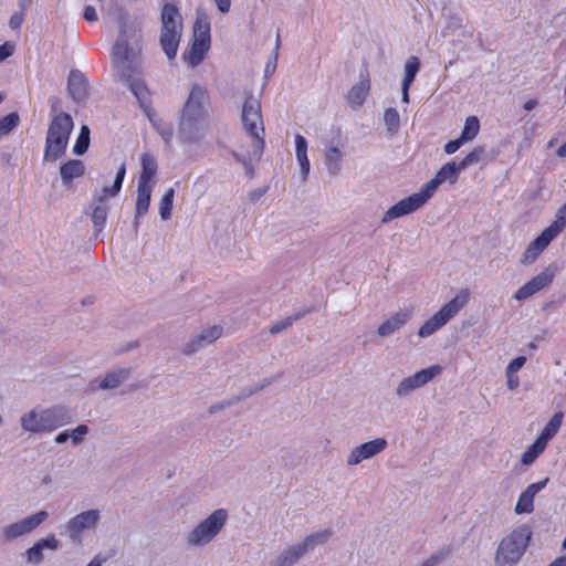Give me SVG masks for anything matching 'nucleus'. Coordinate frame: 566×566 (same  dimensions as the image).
I'll use <instances>...</instances> for the list:
<instances>
[{"label": "nucleus", "instance_id": "1", "mask_svg": "<svg viewBox=\"0 0 566 566\" xmlns=\"http://www.w3.org/2000/svg\"><path fill=\"white\" fill-rule=\"evenodd\" d=\"M209 102V95L205 87L193 85L181 112L179 132L186 142H195L200 138V132L207 125V112L205 105Z\"/></svg>", "mask_w": 566, "mask_h": 566}, {"label": "nucleus", "instance_id": "2", "mask_svg": "<svg viewBox=\"0 0 566 566\" xmlns=\"http://www.w3.org/2000/svg\"><path fill=\"white\" fill-rule=\"evenodd\" d=\"M211 48L210 17L203 9H198L193 23V33L189 46L182 53L184 62L196 67L203 62Z\"/></svg>", "mask_w": 566, "mask_h": 566}, {"label": "nucleus", "instance_id": "3", "mask_svg": "<svg viewBox=\"0 0 566 566\" xmlns=\"http://www.w3.org/2000/svg\"><path fill=\"white\" fill-rule=\"evenodd\" d=\"M160 45L169 60L177 55L181 34L182 18L174 3H165L161 9Z\"/></svg>", "mask_w": 566, "mask_h": 566}, {"label": "nucleus", "instance_id": "4", "mask_svg": "<svg viewBox=\"0 0 566 566\" xmlns=\"http://www.w3.org/2000/svg\"><path fill=\"white\" fill-rule=\"evenodd\" d=\"M72 129L73 119L67 113H60L53 117L45 139L44 158L46 160L55 161L65 153Z\"/></svg>", "mask_w": 566, "mask_h": 566}, {"label": "nucleus", "instance_id": "5", "mask_svg": "<svg viewBox=\"0 0 566 566\" xmlns=\"http://www.w3.org/2000/svg\"><path fill=\"white\" fill-rule=\"evenodd\" d=\"M241 120L245 132L253 139L254 155L261 157L265 147L264 124L261 103L252 95H248L244 98L241 111Z\"/></svg>", "mask_w": 566, "mask_h": 566}, {"label": "nucleus", "instance_id": "6", "mask_svg": "<svg viewBox=\"0 0 566 566\" xmlns=\"http://www.w3.org/2000/svg\"><path fill=\"white\" fill-rule=\"evenodd\" d=\"M532 532L528 526H521L504 537L497 548L495 563L497 566H514L523 556Z\"/></svg>", "mask_w": 566, "mask_h": 566}, {"label": "nucleus", "instance_id": "7", "mask_svg": "<svg viewBox=\"0 0 566 566\" xmlns=\"http://www.w3.org/2000/svg\"><path fill=\"white\" fill-rule=\"evenodd\" d=\"M470 294L468 290H461L451 301L444 304L436 314H433L419 328L420 337H428L443 327L453 318L469 302Z\"/></svg>", "mask_w": 566, "mask_h": 566}, {"label": "nucleus", "instance_id": "8", "mask_svg": "<svg viewBox=\"0 0 566 566\" xmlns=\"http://www.w3.org/2000/svg\"><path fill=\"white\" fill-rule=\"evenodd\" d=\"M41 424L32 426L30 420L34 418V411L25 413L21 418V424L29 432L53 431L71 422V415L64 407H53L38 412Z\"/></svg>", "mask_w": 566, "mask_h": 566}, {"label": "nucleus", "instance_id": "9", "mask_svg": "<svg viewBox=\"0 0 566 566\" xmlns=\"http://www.w3.org/2000/svg\"><path fill=\"white\" fill-rule=\"evenodd\" d=\"M228 514L223 509L216 510L190 533L188 542L192 545H201L210 542L222 528Z\"/></svg>", "mask_w": 566, "mask_h": 566}, {"label": "nucleus", "instance_id": "10", "mask_svg": "<svg viewBox=\"0 0 566 566\" xmlns=\"http://www.w3.org/2000/svg\"><path fill=\"white\" fill-rule=\"evenodd\" d=\"M331 535L332 532L329 530H324L306 536L302 543L294 545L284 552L281 565H292L301 556H303L310 548H313L315 545L326 542L331 537Z\"/></svg>", "mask_w": 566, "mask_h": 566}, {"label": "nucleus", "instance_id": "11", "mask_svg": "<svg viewBox=\"0 0 566 566\" xmlns=\"http://www.w3.org/2000/svg\"><path fill=\"white\" fill-rule=\"evenodd\" d=\"M563 230L554 221L526 248L523 262L532 263Z\"/></svg>", "mask_w": 566, "mask_h": 566}, {"label": "nucleus", "instance_id": "12", "mask_svg": "<svg viewBox=\"0 0 566 566\" xmlns=\"http://www.w3.org/2000/svg\"><path fill=\"white\" fill-rule=\"evenodd\" d=\"M442 367L439 365H432L428 368L417 371L415 375L402 379L397 388L398 396L408 395L410 391L428 384L434 377L440 375Z\"/></svg>", "mask_w": 566, "mask_h": 566}, {"label": "nucleus", "instance_id": "13", "mask_svg": "<svg viewBox=\"0 0 566 566\" xmlns=\"http://www.w3.org/2000/svg\"><path fill=\"white\" fill-rule=\"evenodd\" d=\"M48 517L45 511H40L31 516H28L17 523H13L4 528L3 536L6 541L17 538L21 535L28 534L35 530Z\"/></svg>", "mask_w": 566, "mask_h": 566}, {"label": "nucleus", "instance_id": "14", "mask_svg": "<svg viewBox=\"0 0 566 566\" xmlns=\"http://www.w3.org/2000/svg\"><path fill=\"white\" fill-rule=\"evenodd\" d=\"M554 276V270L549 268L545 269L516 291L514 295L515 300L524 301L534 295L535 293L539 292L541 290L547 287L553 282Z\"/></svg>", "mask_w": 566, "mask_h": 566}, {"label": "nucleus", "instance_id": "15", "mask_svg": "<svg viewBox=\"0 0 566 566\" xmlns=\"http://www.w3.org/2000/svg\"><path fill=\"white\" fill-rule=\"evenodd\" d=\"M387 447V441L382 438H377L375 440L365 442L360 444L359 447H356L348 457V464L355 465L361 462L363 460L369 459L378 453H380L382 450H385Z\"/></svg>", "mask_w": 566, "mask_h": 566}, {"label": "nucleus", "instance_id": "16", "mask_svg": "<svg viewBox=\"0 0 566 566\" xmlns=\"http://www.w3.org/2000/svg\"><path fill=\"white\" fill-rule=\"evenodd\" d=\"M423 206L422 198L412 193L394 205L382 217V222H389L396 218L409 214Z\"/></svg>", "mask_w": 566, "mask_h": 566}, {"label": "nucleus", "instance_id": "17", "mask_svg": "<svg viewBox=\"0 0 566 566\" xmlns=\"http://www.w3.org/2000/svg\"><path fill=\"white\" fill-rule=\"evenodd\" d=\"M67 91L74 102H84L88 96V82L78 70H72L67 77Z\"/></svg>", "mask_w": 566, "mask_h": 566}, {"label": "nucleus", "instance_id": "18", "mask_svg": "<svg viewBox=\"0 0 566 566\" xmlns=\"http://www.w3.org/2000/svg\"><path fill=\"white\" fill-rule=\"evenodd\" d=\"M98 517L99 513L97 510H90L74 516L67 524L71 537L76 538L84 530L94 526Z\"/></svg>", "mask_w": 566, "mask_h": 566}, {"label": "nucleus", "instance_id": "19", "mask_svg": "<svg viewBox=\"0 0 566 566\" xmlns=\"http://www.w3.org/2000/svg\"><path fill=\"white\" fill-rule=\"evenodd\" d=\"M85 172L84 164L78 159H71L62 164L60 167V175L62 181L66 186H71L75 178H80Z\"/></svg>", "mask_w": 566, "mask_h": 566}, {"label": "nucleus", "instance_id": "20", "mask_svg": "<svg viewBox=\"0 0 566 566\" xmlns=\"http://www.w3.org/2000/svg\"><path fill=\"white\" fill-rule=\"evenodd\" d=\"M126 175V165L123 163L117 169L112 187H104L101 192L94 197V201L103 203L107 199L115 197L122 189L123 181Z\"/></svg>", "mask_w": 566, "mask_h": 566}, {"label": "nucleus", "instance_id": "21", "mask_svg": "<svg viewBox=\"0 0 566 566\" xmlns=\"http://www.w3.org/2000/svg\"><path fill=\"white\" fill-rule=\"evenodd\" d=\"M142 172L138 177V184L155 186L154 178L157 174V161L148 153L142 155Z\"/></svg>", "mask_w": 566, "mask_h": 566}, {"label": "nucleus", "instance_id": "22", "mask_svg": "<svg viewBox=\"0 0 566 566\" xmlns=\"http://www.w3.org/2000/svg\"><path fill=\"white\" fill-rule=\"evenodd\" d=\"M370 83L368 78L360 80L347 94V101L352 107H360L369 94Z\"/></svg>", "mask_w": 566, "mask_h": 566}, {"label": "nucleus", "instance_id": "23", "mask_svg": "<svg viewBox=\"0 0 566 566\" xmlns=\"http://www.w3.org/2000/svg\"><path fill=\"white\" fill-rule=\"evenodd\" d=\"M410 318V312H399L392 315L390 318L386 319L378 327V334L380 336H388L403 326L408 319Z\"/></svg>", "mask_w": 566, "mask_h": 566}, {"label": "nucleus", "instance_id": "24", "mask_svg": "<svg viewBox=\"0 0 566 566\" xmlns=\"http://www.w3.org/2000/svg\"><path fill=\"white\" fill-rule=\"evenodd\" d=\"M154 186L137 184L136 216L143 217L147 213L150 205V197Z\"/></svg>", "mask_w": 566, "mask_h": 566}, {"label": "nucleus", "instance_id": "25", "mask_svg": "<svg viewBox=\"0 0 566 566\" xmlns=\"http://www.w3.org/2000/svg\"><path fill=\"white\" fill-rule=\"evenodd\" d=\"M295 148L296 157L301 166L303 178H306V176L310 172V160L307 158V143L306 139L300 134L295 136Z\"/></svg>", "mask_w": 566, "mask_h": 566}, {"label": "nucleus", "instance_id": "26", "mask_svg": "<svg viewBox=\"0 0 566 566\" xmlns=\"http://www.w3.org/2000/svg\"><path fill=\"white\" fill-rule=\"evenodd\" d=\"M222 335V328L220 326H212L205 331L201 335H199L196 339L190 344L189 353L196 350L198 347L203 344H209L216 339H218Z\"/></svg>", "mask_w": 566, "mask_h": 566}, {"label": "nucleus", "instance_id": "27", "mask_svg": "<svg viewBox=\"0 0 566 566\" xmlns=\"http://www.w3.org/2000/svg\"><path fill=\"white\" fill-rule=\"evenodd\" d=\"M563 422V413L556 412L546 423L539 436L537 437L543 442H547L558 432Z\"/></svg>", "mask_w": 566, "mask_h": 566}, {"label": "nucleus", "instance_id": "28", "mask_svg": "<svg viewBox=\"0 0 566 566\" xmlns=\"http://www.w3.org/2000/svg\"><path fill=\"white\" fill-rule=\"evenodd\" d=\"M462 170L460 168L459 164H455L454 161L447 163L443 165L436 174V177L441 181L444 182L449 180L451 184H454L458 179L459 172Z\"/></svg>", "mask_w": 566, "mask_h": 566}, {"label": "nucleus", "instance_id": "29", "mask_svg": "<svg viewBox=\"0 0 566 566\" xmlns=\"http://www.w3.org/2000/svg\"><path fill=\"white\" fill-rule=\"evenodd\" d=\"M128 369H118L112 371L104 377L99 386L103 389L116 388L128 377Z\"/></svg>", "mask_w": 566, "mask_h": 566}, {"label": "nucleus", "instance_id": "30", "mask_svg": "<svg viewBox=\"0 0 566 566\" xmlns=\"http://www.w3.org/2000/svg\"><path fill=\"white\" fill-rule=\"evenodd\" d=\"M480 130V122L476 116H469L465 119L464 127L461 132L460 137L465 143L473 140Z\"/></svg>", "mask_w": 566, "mask_h": 566}, {"label": "nucleus", "instance_id": "31", "mask_svg": "<svg viewBox=\"0 0 566 566\" xmlns=\"http://www.w3.org/2000/svg\"><path fill=\"white\" fill-rule=\"evenodd\" d=\"M128 82V86L132 91V93L135 95V97L138 99V102L144 105L145 103L149 102V96H150V93H149V90L147 88V86L145 85V83L139 80V78H136V80H127Z\"/></svg>", "mask_w": 566, "mask_h": 566}, {"label": "nucleus", "instance_id": "32", "mask_svg": "<svg viewBox=\"0 0 566 566\" xmlns=\"http://www.w3.org/2000/svg\"><path fill=\"white\" fill-rule=\"evenodd\" d=\"M545 448L546 443L543 442L541 439L536 438V440L523 453L522 463L531 464L545 450Z\"/></svg>", "mask_w": 566, "mask_h": 566}, {"label": "nucleus", "instance_id": "33", "mask_svg": "<svg viewBox=\"0 0 566 566\" xmlns=\"http://www.w3.org/2000/svg\"><path fill=\"white\" fill-rule=\"evenodd\" d=\"M420 62L417 56H410L405 65L402 86H410L419 71Z\"/></svg>", "mask_w": 566, "mask_h": 566}, {"label": "nucleus", "instance_id": "34", "mask_svg": "<svg viewBox=\"0 0 566 566\" xmlns=\"http://www.w3.org/2000/svg\"><path fill=\"white\" fill-rule=\"evenodd\" d=\"M174 197L175 190L174 188H169L166 190L159 202V214L163 220H168L171 217Z\"/></svg>", "mask_w": 566, "mask_h": 566}, {"label": "nucleus", "instance_id": "35", "mask_svg": "<svg viewBox=\"0 0 566 566\" xmlns=\"http://www.w3.org/2000/svg\"><path fill=\"white\" fill-rule=\"evenodd\" d=\"M90 146V129L87 126H82L81 132L77 136L76 143L73 147L75 155H83L86 153Z\"/></svg>", "mask_w": 566, "mask_h": 566}, {"label": "nucleus", "instance_id": "36", "mask_svg": "<svg viewBox=\"0 0 566 566\" xmlns=\"http://www.w3.org/2000/svg\"><path fill=\"white\" fill-rule=\"evenodd\" d=\"M342 154L338 148L332 147L326 153V166L331 174H337L339 171V164Z\"/></svg>", "mask_w": 566, "mask_h": 566}, {"label": "nucleus", "instance_id": "37", "mask_svg": "<svg viewBox=\"0 0 566 566\" xmlns=\"http://www.w3.org/2000/svg\"><path fill=\"white\" fill-rule=\"evenodd\" d=\"M91 218L94 223V227L97 231H101V229L106 223L107 219V208L104 205H96L91 212Z\"/></svg>", "mask_w": 566, "mask_h": 566}, {"label": "nucleus", "instance_id": "38", "mask_svg": "<svg viewBox=\"0 0 566 566\" xmlns=\"http://www.w3.org/2000/svg\"><path fill=\"white\" fill-rule=\"evenodd\" d=\"M534 511V497L527 494L525 491L520 495L515 512L517 514L532 513Z\"/></svg>", "mask_w": 566, "mask_h": 566}, {"label": "nucleus", "instance_id": "39", "mask_svg": "<svg viewBox=\"0 0 566 566\" xmlns=\"http://www.w3.org/2000/svg\"><path fill=\"white\" fill-rule=\"evenodd\" d=\"M19 124V115L15 112L9 113L0 119V136L8 135Z\"/></svg>", "mask_w": 566, "mask_h": 566}, {"label": "nucleus", "instance_id": "40", "mask_svg": "<svg viewBox=\"0 0 566 566\" xmlns=\"http://www.w3.org/2000/svg\"><path fill=\"white\" fill-rule=\"evenodd\" d=\"M441 184L442 182L434 176L431 180L422 186L419 192H416L415 195L422 198L424 205L433 196L434 191Z\"/></svg>", "mask_w": 566, "mask_h": 566}, {"label": "nucleus", "instance_id": "41", "mask_svg": "<svg viewBox=\"0 0 566 566\" xmlns=\"http://www.w3.org/2000/svg\"><path fill=\"white\" fill-rule=\"evenodd\" d=\"M130 48L128 43L124 40L116 41L114 48H113V57L115 61H128L130 56Z\"/></svg>", "mask_w": 566, "mask_h": 566}, {"label": "nucleus", "instance_id": "42", "mask_svg": "<svg viewBox=\"0 0 566 566\" xmlns=\"http://www.w3.org/2000/svg\"><path fill=\"white\" fill-rule=\"evenodd\" d=\"M483 151L484 150L482 147H475L473 150H471L469 154H467L462 158V160L459 163L460 168H462V170H464L469 166L476 164L481 159Z\"/></svg>", "mask_w": 566, "mask_h": 566}, {"label": "nucleus", "instance_id": "43", "mask_svg": "<svg viewBox=\"0 0 566 566\" xmlns=\"http://www.w3.org/2000/svg\"><path fill=\"white\" fill-rule=\"evenodd\" d=\"M384 120L389 130H397L399 127V114L396 108L389 107L384 113Z\"/></svg>", "mask_w": 566, "mask_h": 566}, {"label": "nucleus", "instance_id": "44", "mask_svg": "<svg viewBox=\"0 0 566 566\" xmlns=\"http://www.w3.org/2000/svg\"><path fill=\"white\" fill-rule=\"evenodd\" d=\"M43 547L39 541L27 551L28 560L31 563H40L43 558Z\"/></svg>", "mask_w": 566, "mask_h": 566}, {"label": "nucleus", "instance_id": "45", "mask_svg": "<svg viewBox=\"0 0 566 566\" xmlns=\"http://www.w3.org/2000/svg\"><path fill=\"white\" fill-rule=\"evenodd\" d=\"M526 358L524 356H518L514 358L506 368V375H514L517 373L525 364Z\"/></svg>", "mask_w": 566, "mask_h": 566}, {"label": "nucleus", "instance_id": "46", "mask_svg": "<svg viewBox=\"0 0 566 566\" xmlns=\"http://www.w3.org/2000/svg\"><path fill=\"white\" fill-rule=\"evenodd\" d=\"M87 431H88V429L85 424L77 426L70 434L72 438V442L74 444H77L83 439V437L87 433Z\"/></svg>", "mask_w": 566, "mask_h": 566}, {"label": "nucleus", "instance_id": "47", "mask_svg": "<svg viewBox=\"0 0 566 566\" xmlns=\"http://www.w3.org/2000/svg\"><path fill=\"white\" fill-rule=\"evenodd\" d=\"M465 142L462 140L461 137L457 138V139H453V140H450L449 143L446 144L444 146V153L448 154V155H452L454 154L455 151H458V149H460V147L464 144Z\"/></svg>", "mask_w": 566, "mask_h": 566}, {"label": "nucleus", "instance_id": "48", "mask_svg": "<svg viewBox=\"0 0 566 566\" xmlns=\"http://www.w3.org/2000/svg\"><path fill=\"white\" fill-rule=\"evenodd\" d=\"M547 482H548V478H546L542 481H538L536 483H532L526 488L525 492L534 497L536 495V493H538L541 490H543L546 486Z\"/></svg>", "mask_w": 566, "mask_h": 566}, {"label": "nucleus", "instance_id": "49", "mask_svg": "<svg viewBox=\"0 0 566 566\" xmlns=\"http://www.w3.org/2000/svg\"><path fill=\"white\" fill-rule=\"evenodd\" d=\"M554 222L560 227L562 230L566 228V202L557 210Z\"/></svg>", "mask_w": 566, "mask_h": 566}, {"label": "nucleus", "instance_id": "50", "mask_svg": "<svg viewBox=\"0 0 566 566\" xmlns=\"http://www.w3.org/2000/svg\"><path fill=\"white\" fill-rule=\"evenodd\" d=\"M554 222L560 227L562 230L566 228V202L557 210Z\"/></svg>", "mask_w": 566, "mask_h": 566}, {"label": "nucleus", "instance_id": "51", "mask_svg": "<svg viewBox=\"0 0 566 566\" xmlns=\"http://www.w3.org/2000/svg\"><path fill=\"white\" fill-rule=\"evenodd\" d=\"M23 20H24V12H22V11L15 12L11 15V18L9 20V25L11 29L18 30V29H20L21 24L23 23Z\"/></svg>", "mask_w": 566, "mask_h": 566}, {"label": "nucleus", "instance_id": "52", "mask_svg": "<svg viewBox=\"0 0 566 566\" xmlns=\"http://www.w3.org/2000/svg\"><path fill=\"white\" fill-rule=\"evenodd\" d=\"M39 543L42 545L43 548L56 549L59 546V542L53 534L48 536L46 538H41Z\"/></svg>", "mask_w": 566, "mask_h": 566}, {"label": "nucleus", "instance_id": "53", "mask_svg": "<svg viewBox=\"0 0 566 566\" xmlns=\"http://www.w3.org/2000/svg\"><path fill=\"white\" fill-rule=\"evenodd\" d=\"M13 51L14 45L9 42H6L2 45H0V62L11 56L13 54Z\"/></svg>", "mask_w": 566, "mask_h": 566}, {"label": "nucleus", "instance_id": "54", "mask_svg": "<svg viewBox=\"0 0 566 566\" xmlns=\"http://www.w3.org/2000/svg\"><path fill=\"white\" fill-rule=\"evenodd\" d=\"M292 321H293V318L289 317L282 322H277V323L273 324L270 327V333L276 334V333L282 332L283 329H285L287 326H290L292 324Z\"/></svg>", "mask_w": 566, "mask_h": 566}, {"label": "nucleus", "instance_id": "55", "mask_svg": "<svg viewBox=\"0 0 566 566\" xmlns=\"http://www.w3.org/2000/svg\"><path fill=\"white\" fill-rule=\"evenodd\" d=\"M84 19L88 22L97 21V13L94 7L86 6L84 9Z\"/></svg>", "mask_w": 566, "mask_h": 566}, {"label": "nucleus", "instance_id": "56", "mask_svg": "<svg viewBox=\"0 0 566 566\" xmlns=\"http://www.w3.org/2000/svg\"><path fill=\"white\" fill-rule=\"evenodd\" d=\"M443 557H444V554H442V553L432 555L431 557L426 559L421 566H436L443 559Z\"/></svg>", "mask_w": 566, "mask_h": 566}, {"label": "nucleus", "instance_id": "57", "mask_svg": "<svg viewBox=\"0 0 566 566\" xmlns=\"http://www.w3.org/2000/svg\"><path fill=\"white\" fill-rule=\"evenodd\" d=\"M221 13H228L231 8V0H214Z\"/></svg>", "mask_w": 566, "mask_h": 566}, {"label": "nucleus", "instance_id": "58", "mask_svg": "<svg viewBox=\"0 0 566 566\" xmlns=\"http://www.w3.org/2000/svg\"><path fill=\"white\" fill-rule=\"evenodd\" d=\"M69 438H71L70 433L67 431H62L56 436L55 442L64 443L65 441H67Z\"/></svg>", "mask_w": 566, "mask_h": 566}, {"label": "nucleus", "instance_id": "59", "mask_svg": "<svg viewBox=\"0 0 566 566\" xmlns=\"http://www.w3.org/2000/svg\"><path fill=\"white\" fill-rule=\"evenodd\" d=\"M507 386L510 389H515L518 386L517 377H513V375H507Z\"/></svg>", "mask_w": 566, "mask_h": 566}, {"label": "nucleus", "instance_id": "60", "mask_svg": "<svg viewBox=\"0 0 566 566\" xmlns=\"http://www.w3.org/2000/svg\"><path fill=\"white\" fill-rule=\"evenodd\" d=\"M536 105H537V101L536 99H528V101H526L524 103V109L530 112L533 108H535Z\"/></svg>", "mask_w": 566, "mask_h": 566}, {"label": "nucleus", "instance_id": "61", "mask_svg": "<svg viewBox=\"0 0 566 566\" xmlns=\"http://www.w3.org/2000/svg\"><path fill=\"white\" fill-rule=\"evenodd\" d=\"M549 566H566V556L556 558Z\"/></svg>", "mask_w": 566, "mask_h": 566}, {"label": "nucleus", "instance_id": "62", "mask_svg": "<svg viewBox=\"0 0 566 566\" xmlns=\"http://www.w3.org/2000/svg\"><path fill=\"white\" fill-rule=\"evenodd\" d=\"M32 0H18L19 7L21 8V11L23 12L30 4Z\"/></svg>", "mask_w": 566, "mask_h": 566}, {"label": "nucleus", "instance_id": "63", "mask_svg": "<svg viewBox=\"0 0 566 566\" xmlns=\"http://www.w3.org/2000/svg\"><path fill=\"white\" fill-rule=\"evenodd\" d=\"M556 153L562 158L566 157V142L563 145L559 146V148L557 149Z\"/></svg>", "mask_w": 566, "mask_h": 566}, {"label": "nucleus", "instance_id": "64", "mask_svg": "<svg viewBox=\"0 0 566 566\" xmlns=\"http://www.w3.org/2000/svg\"><path fill=\"white\" fill-rule=\"evenodd\" d=\"M409 87L410 86H402L401 87L402 88V101L406 102V103L409 102V93H408Z\"/></svg>", "mask_w": 566, "mask_h": 566}]
</instances>
